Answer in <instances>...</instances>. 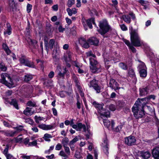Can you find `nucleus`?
<instances>
[{"label":"nucleus","mask_w":159,"mask_h":159,"mask_svg":"<svg viewBox=\"0 0 159 159\" xmlns=\"http://www.w3.org/2000/svg\"><path fill=\"white\" fill-rule=\"evenodd\" d=\"M10 104L13 105L16 109H19L17 101L16 99H12L11 102H10Z\"/></svg>","instance_id":"72a5a7b5"},{"label":"nucleus","mask_w":159,"mask_h":159,"mask_svg":"<svg viewBox=\"0 0 159 159\" xmlns=\"http://www.w3.org/2000/svg\"><path fill=\"white\" fill-rule=\"evenodd\" d=\"M99 24L100 29L99 32L102 35L105 34L108 31L111 30V27L106 20L100 22Z\"/></svg>","instance_id":"423d86ee"},{"label":"nucleus","mask_w":159,"mask_h":159,"mask_svg":"<svg viewBox=\"0 0 159 159\" xmlns=\"http://www.w3.org/2000/svg\"><path fill=\"white\" fill-rule=\"evenodd\" d=\"M144 100L143 99H141L140 100H137L132 108L134 116L136 118H141L145 114L143 107L146 104L143 102Z\"/></svg>","instance_id":"f257e3e1"},{"label":"nucleus","mask_w":159,"mask_h":159,"mask_svg":"<svg viewBox=\"0 0 159 159\" xmlns=\"http://www.w3.org/2000/svg\"><path fill=\"white\" fill-rule=\"evenodd\" d=\"M124 20L128 23H129L131 22L130 16L128 15H123L122 16Z\"/></svg>","instance_id":"f704fd0d"},{"label":"nucleus","mask_w":159,"mask_h":159,"mask_svg":"<svg viewBox=\"0 0 159 159\" xmlns=\"http://www.w3.org/2000/svg\"><path fill=\"white\" fill-rule=\"evenodd\" d=\"M65 151V152L66 153L67 155H70V148L68 147L67 146L64 147Z\"/></svg>","instance_id":"3c124183"},{"label":"nucleus","mask_w":159,"mask_h":159,"mask_svg":"<svg viewBox=\"0 0 159 159\" xmlns=\"http://www.w3.org/2000/svg\"><path fill=\"white\" fill-rule=\"evenodd\" d=\"M34 118L35 122L38 124L39 123L41 120H43L44 119L43 117L38 116H35Z\"/></svg>","instance_id":"4c0bfd02"},{"label":"nucleus","mask_w":159,"mask_h":159,"mask_svg":"<svg viewBox=\"0 0 159 159\" xmlns=\"http://www.w3.org/2000/svg\"><path fill=\"white\" fill-rule=\"evenodd\" d=\"M107 107L110 110L112 111H115L116 109L115 106L112 104H110L109 105H107Z\"/></svg>","instance_id":"a19ab883"},{"label":"nucleus","mask_w":159,"mask_h":159,"mask_svg":"<svg viewBox=\"0 0 159 159\" xmlns=\"http://www.w3.org/2000/svg\"><path fill=\"white\" fill-rule=\"evenodd\" d=\"M75 0H68L67 3V6L68 7H71L75 4Z\"/></svg>","instance_id":"79ce46f5"},{"label":"nucleus","mask_w":159,"mask_h":159,"mask_svg":"<svg viewBox=\"0 0 159 159\" xmlns=\"http://www.w3.org/2000/svg\"><path fill=\"white\" fill-rule=\"evenodd\" d=\"M72 77L74 82L76 84L77 87L79 89V91L80 93V95L81 97H83L84 96V93L82 92V88L80 85V83L79 82L78 78L75 75H73Z\"/></svg>","instance_id":"ddd939ff"},{"label":"nucleus","mask_w":159,"mask_h":159,"mask_svg":"<svg viewBox=\"0 0 159 159\" xmlns=\"http://www.w3.org/2000/svg\"><path fill=\"white\" fill-rule=\"evenodd\" d=\"M2 79L0 80V82L5 84L9 88L15 86L13 80H11L9 75L4 73L1 74Z\"/></svg>","instance_id":"7ed1b4c3"},{"label":"nucleus","mask_w":159,"mask_h":159,"mask_svg":"<svg viewBox=\"0 0 159 159\" xmlns=\"http://www.w3.org/2000/svg\"><path fill=\"white\" fill-rule=\"evenodd\" d=\"M16 132V131H7L5 132V134L7 136H13Z\"/></svg>","instance_id":"c85d7f7f"},{"label":"nucleus","mask_w":159,"mask_h":159,"mask_svg":"<svg viewBox=\"0 0 159 159\" xmlns=\"http://www.w3.org/2000/svg\"><path fill=\"white\" fill-rule=\"evenodd\" d=\"M90 68L91 71L93 73H97L101 70V66L95 59H90Z\"/></svg>","instance_id":"20e7f679"},{"label":"nucleus","mask_w":159,"mask_h":159,"mask_svg":"<svg viewBox=\"0 0 159 159\" xmlns=\"http://www.w3.org/2000/svg\"><path fill=\"white\" fill-rule=\"evenodd\" d=\"M27 106L32 107H35L36 105V103L35 102H32L31 101H29L27 103Z\"/></svg>","instance_id":"49530a36"},{"label":"nucleus","mask_w":159,"mask_h":159,"mask_svg":"<svg viewBox=\"0 0 159 159\" xmlns=\"http://www.w3.org/2000/svg\"><path fill=\"white\" fill-rule=\"evenodd\" d=\"M109 116H110V115ZM109 116H108L107 117H106V116H105L104 117L101 118L103 120L102 121H103V122L104 125L105 126H106V127H107V128H108L109 127L110 125H111V123H110V121H109L108 120H106V118H107V117H109Z\"/></svg>","instance_id":"bb28decb"},{"label":"nucleus","mask_w":159,"mask_h":159,"mask_svg":"<svg viewBox=\"0 0 159 159\" xmlns=\"http://www.w3.org/2000/svg\"><path fill=\"white\" fill-rule=\"evenodd\" d=\"M7 29L4 31L5 34L10 35L11 34V31L10 25L9 24H7Z\"/></svg>","instance_id":"c756f323"},{"label":"nucleus","mask_w":159,"mask_h":159,"mask_svg":"<svg viewBox=\"0 0 159 159\" xmlns=\"http://www.w3.org/2000/svg\"><path fill=\"white\" fill-rule=\"evenodd\" d=\"M65 28H63L61 25H59L58 27V30L59 32L62 33L65 31Z\"/></svg>","instance_id":"13d9d810"},{"label":"nucleus","mask_w":159,"mask_h":159,"mask_svg":"<svg viewBox=\"0 0 159 159\" xmlns=\"http://www.w3.org/2000/svg\"><path fill=\"white\" fill-rule=\"evenodd\" d=\"M62 147L61 144L60 143H58L55 147V149L57 150H60L61 149Z\"/></svg>","instance_id":"e2e57ef3"},{"label":"nucleus","mask_w":159,"mask_h":159,"mask_svg":"<svg viewBox=\"0 0 159 159\" xmlns=\"http://www.w3.org/2000/svg\"><path fill=\"white\" fill-rule=\"evenodd\" d=\"M140 62L139 64V65L138 67V71L140 70H143L144 69L146 70H147V68L145 64L143 62L139 61Z\"/></svg>","instance_id":"a878e982"},{"label":"nucleus","mask_w":159,"mask_h":159,"mask_svg":"<svg viewBox=\"0 0 159 159\" xmlns=\"http://www.w3.org/2000/svg\"><path fill=\"white\" fill-rule=\"evenodd\" d=\"M87 130L88 131V132L89 133V134H87L85 135L86 136V139L87 140L89 138L90 136L91 135V133L90 132V131L89 130V125H87Z\"/></svg>","instance_id":"6e6d98bb"},{"label":"nucleus","mask_w":159,"mask_h":159,"mask_svg":"<svg viewBox=\"0 0 159 159\" xmlns=\"http://www.w3.org/2000/svg\"><path fill=\"white\" fill-rule=\"evenodd\" d=\"M140 76L143 77H145L147 75V70L143 69V70H141L139 71Z\"/></svg>","instance_id":"cd10ccee"},{"label":"nucleus","mask_w":159,"mask_h":159,"mask_svg":"<svg viewBox=\"0 0 159 159\" xmlns=\"http://www.w3.org/2000/svg\"><path fill=\"white\" fill-rule=\"evenodd\" d=\"M20 63L22 64L29 67L34 68V66L33 62L29 61L26 60L24 57H21L19 60Z\"/></svg>","instance_id":"4468645a"},{"label":"nucleus","mask_w":159,"mask_h":159,"mask_svg":"<svg viewBox=\"0 0 159 159\" xmlns=\"http://www.w3.org/2000/svg\"><path fill=\"white\" fill-rule=\"evenodd\" d=\"M7 159H16L13 157L11 154H8L5 156Z\"/></svg>","instance_id":"774afa93"},{"label":"nucleus","mask_w":159,"mask_h":159,"mask_svg":"<svg viewBox=\"0 0 159 159\" xmlns=\"http://www.w3.org/2000/svg\"><path fill=\"white\" fill-rule=\"evenodd\" d=\"M37 143L36 141H34L29 143L28 147L35 146L37 145Z\"/></svg>","instance_id":"5fc2aeb1"},{"label":"nucleus","mask_w":159,"mask_h":159,"mask_svg":"<svg viewBox=\"0 0 159 159\" xmlns=\"http://www.w3.org/2000/svg\"><path fill=\"white\" fill-rule=\"evenodd\" d=\"M32 5L31 4H28L26 7L27 11L28 13L30 12L32 9Z\"/></svg>","instance_id":"09e8293b"},{"label":"nucleus","mask_w":159,"mask_h":159,"mask_svg":"<svg viewBox=\"0 0 159 159\" xmlns=\"http://www.w3.org/2000/svg\"><path fill=\"white\" fill-rule=\"evenodd\" d=\"M119 66L120 67L124 70H126L127 69L126 65L124 63H121L119 64Z\"/></svg>","instance_id":"603ef678"},{"label":"nucleus","mask_w":159,"mask_h":159,"mask_svg":"<svg viewBox=\"0 0 159 159\" xmlns=\"http://www.w3.org/2000/svg\"><path fill=\"white\" fill-rule=\"evenodd\" d=\"M121 29L123 31H126L127 30V27L124 24L120 25Z\"/></svg>","instance_id":"0e129e2a"},{"label":"nucleus","mask_w":159,"mask_h":159,"mask_svg":"<svg viewBox=\"0 0 159 159\" xmlns=\"http://www.w3.org/2000/svg\"><path fill=\"white\" fill-rule=\"evenodd\" d=\"M2 48L7 55H9L11 53L10 50L6 44L3 43V44Z\"/></svg>","instance_id":"2f4dec72"},{"label":"nucleus","mask_w":159,"mask_h":159,"mask_svg":"<svg viewBox=\"0 0 159 159\" xmlns=\"http://www.w3.org/2000/svg\"><path fill=\"white\" fill-rule=\"evenodd\" d=\"M59 53L60 51L59 49H56L55 50L53 51L52 55H54V56H56L59 54Z\"/></svg>","instance_id":"bf43d9fd"},{"label":"nucleus","mask_w":159,"mask_h":159,"mask_svg":"<svg viewBox=\"0 0 159 159\" xmlns=\"http://www.w3.org/2000/svg\"><path fill=\"white\" fill-rule=\"evenodd\" d=\"M38 127L43 130H48L54 128L55 126L54 124L48 125L42 124L39 125Z\"/></svg>","instance_id":"dca6fc26"},{"label":"nucleus","mask_w":159,"mask_h":159,"mask_svg":"<svg viewBox=\"0 0 159 159\" xmlns=\"http://www.w3.org/2000/svg\"><path fill=\"white\" fill-rule=\"evenodd\" d=\"M76 66L77 68V71L79 73L82 74L84 72V71L83 70L80 69L77 65H76Z\"/></svg>","instance_id":"338daca9"},{"label":"nucleus","mask_w":159,"mask_h":159,"mask_svg":"<svg viewBox=\"0 0 159 159\" xmlns=\"http://www.w3.org/2000/svg\"><path fill=\"white\" fill-rule=\"evenodd\" d=\"M27 41L28 42V43L30 44H32L34 45H35L37 43V42L36 40H32L30 38H29L27 39Z\"/></svg>","instance_id":"ea45409f"},{"label":"nucleus","mask_w":159,"mask_h":159,"mask_svg":"<svg viewBox=\"0 0 159 159\" xmlns=\"http://www.w3.org/2000/svg\"><path fill=\"white\" fill-rule=\"evenodd\" d=\"M57 73V79L60 80L61 79H63L64 78L65 75L67 72L66 68V67H63L62 68L60 66L57 67L56 71Z\"/></svg>","instance_id":"0eeeda50"},{"label":"nucleus","mask_w":159,"mask_h":159,"mask_svg":"<svg viewBox=\"0 0 159 159\" xmlns=\"http://www.w3.org/2000/svg\"><path fill=\"white\" fill-rule=\"evenodd\" d=\"M9 4L11 7H13L15 6V2L14 0H9Z\"/></svg>","instance_id":"680f3d73"},{"label":"nucleus","mask_w":159,"mask_h":159,"mask_svg":"<svg viewBox=\"0 0 159 159\" xmlns=\"http://www.w3.org/2000/svg\"><path fill=\"white\" fill-rule=\"evenodd\" d=\"M78 140V139L77 136L75 137L69 143V144L74 145V144Z\"/></svg>","instance_id":"de8ad7c7"},{"label":"nucleus","mask_w":159,"mask_h":159,"mask_svg":"<svg viewBox=\"0 0 159 159\" xmlns=\"http://www.w3.org/2000/svg\"><path fill=\"white\" fill-rule=\"evenodd\" d=\"M119 84L114 79H111L110 80L109 83V87L112 89H114L115 91L119 89L120 88L123 89V88H120L118 87Z\"/></svg>","instance_id":"9d476101"},{"label":"nucleus","mask_w":159,"mask_h":159,"mask_svg":"<svg viewBox=\"0 0 159 159\" xmlns=\"http://www.w3.org/2000/svg\"><path fill=\"white\" fill-rule=\"evenodd\" d=\"M93 105L94 107L97 108L98 112L100 114L101 118L104 117L105 116L108 117L110 114L109 111L104 110L102 104L98 103L96 102H93Z\"/></svg>","instance_id":"39448f33"},{"label":"nucleus","mask_w":159,"mask_h":159,"mask_svg":"<svg viewBox=\"0 0 159 159\" xmlns=\"http://www.w3.org/2000/svg\"><path fill=\"white\" fill-rule=\"evenodd\" d=\"M130 39L132 43L135 47H139L143 44V41L141 40L136 31H132L130 33Z\"/></svg>","instance_id":"f03ea898"},{"label":"nucleus","mask_w":159,"mask_h":159,"mask_svg":"<svg viewBox=\"0 0 159 159\" xmlns=\"http://www.w3.org/2000/svg\"><path fill=\"white\" fill-rule=\"evenodd\" d=\"M79 42L81 46L86 48L89 47V43L84 38H80L79 40Z\"/></svg>","instance_id":"aec40b11"},{"label":"nucleus","mask_w":159,"mask_h":159,"mask_svg":"<svg viewBox=\"0 0 159 159\" xmlns=\"http://www.w3.org/2000/svg\"><path fill=\"white\" fill-rule=\"evenodd\" d=\"M44 42L45 47L47 52L48 51L49 48L51 50L52 49L54 45L55 40L52 39H51L49 40V43L46 40H45Z\"/></svg>","instance_id":"9b49d317"},{"label":"nucleus","mask_w":159,"mask_h":159,"mask_svg":"<svg viewBox=\"0 0 159 159\" xmlns=\"http://www.w3.org/2000/svg\"><path fill=\"white\" fill-rule=\"evenodd\" d=\"M59 155L62 157H67L68 155L66 154L63 151H61L59 152Z\"/></svg>","instance_id":"4d7b16f0"},{"label":"nucleus","mask_w":159,"mask_h":159,"mask_svg":"<svg viewBox=\"0 0 159 159\" xmlns=\"http://www.w3.org/2000/svg\"><path fill=\"white\" fill-rule=\"evenodd\" d=\"M103 142L102 143L103 149L105 153L107 155L109 153V145L107 139L106 138L104 139Z\"/></svg>","instance_id":"a211bd4d"},{"label":"nucleus","mask_w":159,"mask_h":159,"mask_svg":"<svg viewBox=\"0 0 159 159\" xmlns=\"http://www.w3.org/2000/svg\"><path fill=\"white\" fill-rule=\"evenodd\" d=\"M72 54L70 52H68L64 56V59L66 62H69L71 61Z\"/></svg>","instance_id":"5701e85b"},{"label":"nucleus","mask_w":159,"mask_h":159,"mask_svg":"<svg viewBox=\"0 0 159 159\" xmlns=\"http://www.w3.org/2000/svg\"><path fill=\"white\" fill-rule=\"evenodd\" d=\"M88 42L91 45H94L97 46L98 45L99 43L98 40L96 38L94 37H92L89 39Z\"/></svg>","instance_id":"4be33fe9"},{"label":"nucleus","mask_w":159,"mask_h":159,"mask_svg":"<svg viewBox=\"0 0 159 159\" xmlns=\"http://www.w3.org/2000/svg\"><path fill=\"white\" fill-rule=\"evenodd\" d=\"M9 148V146L8 145H7L5 148L3 152V154L5 155V156L7 154H8V153H7L8 150Z\"/></svg>","instance_id":"864d4df0"},{"label":"nucleus","mask_w":159,"mask_h":159,"mask_svg":"<svg viewBox=\"0 0 159 159\" xmlns=\"http://www.w3.org/2000/svg\"><path fill=\"white\" fill-rule=\"evenodd\" d=\"M33 76L30 74H27L25 76L24 80L26 82H28L33 78Z\"/></svg>","instance_id":"e433bc0d"},{"label":"nucleus","mask_w":159,"mask_h":159,"mask_svg":"<svg viewBox=\"0 0 159 159\" xmlns=\"http://www.w3.org/2000/svg\"><path fill=\"white\" fill-rule=\"evenodd\" d=\"M136 140L135 137L130 136L125 138V143L129 146L134 145L136 143Z\"/></svg>","instance_id":"1a4fd4ad"},{"label":"nucleus","mask_w":159,"mask_h":159,"mask_svg":"<svg viewBox=\"0 0 159 159\" xmlns=\"http://www.w3.org/2000/svg\"><path fill=\"white\" fill-rule=\"evenodd\" d=\"M89 85V87H93L96 91L97 93L100 92V88L98 85L97 81L95 79H93L90 81Z\"/></svg>","instance_id":"f8f14e48"},{"label":"nucleus","mask_w":159,"mask_h":159,"mask_svg":"<svg viewBox=\"0 0 159 159\" xmlns=\"http://www.w3.org/2000/svg\"><path fill=\"white\" fill-rule=\"evenodd\" d=\"M152 154L155 159H159V147H156L153 148Z\"/></svg>","instance_id":"6ab92c4d"},{"label":"nucleus","mask_w":159,"mask_h":159,"mask_svg":"<svg viewBox=\"0 0 159 159\" xmlns=\"http://www.w3.org/2000/svg\"><path fill=\"white\" fill-rule=\"evenodd\" d=\"M25 121L26 123H28L29 124L32 125L33 124V121L30 118H26L25 119Z\"/></svg>","instance_id":"a18cd8bd"},{"label":"nucleus","mask_w":159,"mask_h":159,"mask_svg":"<svg viewBox=\"0 0 159 159\" xmlns=\"http://www.w3.org/2000/svg\"><path fill=\"white\" fill-rule=\"evenodd\" d=\"M122 127V125L120 124L118 126H116L115 128H113V130L116 132H118L121 129Z\"/></svg>","instance_id":"37998d69"},{"label":"nucleus","mask_w":159,"mask_h":159,"mask_svg":"<svg viewBox=\"0 0 159 159\" xmlns=\"http://www.w3.org/2000/svg\"><path fill=\"white\" fill-rule=\"evenodd\" d=\"M149 88L146 87L145 88L139 89V94L140 96H145L147 95L149 92Z\"/></svg>","instance_id":"412c9836"},{"label":"nucleus","mask_w":159,"mask_h":159,"mask_svg":"<svg viewBox=\"0 0 159 159\" xmlns=\"http://www.w3.org/2000/svg\"><path fill=\"white\" fill-rule=\"evenodd\" d=\"M139 155L143 159H148L151 156V154L148 151H141L139 152Z\"/></svg>","instance_id":"f3484780"},{"label":"nucleus","mask_w":159,"mask_h":159,"mask_svg":"<svg viewBox=\"0 0 159 159\" xmlns=\"http://www.w3.org/2000/svg\"><path fill=\"white\" fill-rule=\"evenodd\" d=\"M155 98V96L154 95H151L149 96L148 97L145 98H143L144 99V101H146V99H147V100H149L151 99H152L153 100H154Z\"/></svg>","instance_id":"8fccbe9b"},{"label":"nucleus","mask_w":159,"mask_h":159,"mask_svg":"<svg viewBox=\"0 0 159 159\" xmlns=\"http://www.w3.org/2000/svg\"><path fill=\"white\" fill-rule=\"evenodd\" d=\"M112 60L116 61V60L115 59L112 58H108V59L104 58L105 65L107 68L108 69L109 68L110 66V61H111Z\"/></svg>","instance_id":"393cba45"},{"label":"nucleus","mask_w":159,"mask_h":159,"mask_svg":"<svg viewBox=\"0 0 159 159\" xmlns=\"http://www.w3.org/2000/svg\"><path fill=\"white\" fill-rule=\"evenodd\" d=\"M73 128L75 129L77 131H80L82 129L84 132L86 131V127L85 125L81 123L76 124L75 125H73Z\"/></svg>","instance_id":"2eb2a0df"},{"label":"nucleus","mask_w":159,"mask_h":159,"mask_svg":"<svg viewBox=\"0 0 159 159\" xmlns=\"http://www.w3.org/2000/svg\"><path fill=\"white\" fill-rule=\"evenodd\" d=\"M52 137V136L51 134L46 133L44 134L43 138L46 141H50V138Z\"/></svg>","instance_id":"c9c22d12"},{"label":"nucleus","mask_w":159,"mask_h":159,"mask_svg":"<svg viewBox=\"0 0 159 159\" xmlns=\"http://www.w3.org/2000/svg\"><path fill=\"white\" fill-rule=\"evenodd\" d=\"M69 142V139L67 138H65L62 139L61 143L63 147L67 146Z\"/></svg>","instance_id":"58836bf2"},{"label":"nucleus","mask_w":159,"mask_h":159,"mask_svg":"<svg viewBox=\"0 0 159 159\" xmlns=\"http://www.w3.org/2000/svg\"><path fill=\"white\" fill-rule=\"evenodd\" d=\"M86 54L87 57H90L89 58V60L90 58L96 59L95 55L91 51L88 52H86Z\"/></svg>","instance_id":"473e14b6"},{"label":"nucleus","mask_w":159,"mask_h":159,"mask_svg":"<svg viewBox=\"0 0 159 159\" xmlns=\"http://www.w3.org/2000/svg\"><path fill=\"white\" fill-rule=\"evenodd\" d=\"M82 23L85 30H87L88 26L89 27V28L92 29L93 27L92 23L94 25H95L94 20L93 18H92L87 20L85 19L83 20Z\"/></svg>","instance_id":"6e6552de"},{"label":"nucleus","mask_w":159,"mask_h":159,"mask_svg":"<svg viewBox=\"0 0 159 159\" xmlns=\"http://www.w3.org/2000/svg\"><path fill=\"white\" fill-rule=\"evenodd\" d=\"M7 67L2 63H0V70L5 71L6 70Z\"/></svg>","instance_id":"c03bdc74"},{"label":"nucleus","mask_w":159,"mask_h":159,"mask_svg":"<svg viewBox=\"0 0 159 159\" xmlns=\"http://www.w3.org/2000/svg\"><path fill=\"white\" fill-rule=\"evenodd\" d=\"M30 139L28 138H26L24 141V144L27 146L28 147V145L29 144Z\"/></svg>","instance_id":"69168bd1"},{"label":"nucleus","mask_w":159,"mask_h":159,"mask_svg":"<svg viewBox=\"0 0 159 159\" xmlns=\"http://www.w3.org/2000/svg\"><path fill=\"white\" fill-rule=\"evenodd\" d=\"M34 113V111H31V108L27 107L23 111V113L27 116H31Z\"/></svg>","instance_id":"b1692460"},{"label":"nucleus","mask_w":159,"mask_h":159,"mask_svg":"<svg viewBox=\"0 0 159 159\" xmlns=\"http://www.w3.org/2000/svg\"><path fill=\"white\" fill-rule=\"evenodd\" d=\"M79 149V150H77L75 151V157L78 159L82 157L80 153L82 151V149L80 148Z\"/></svg>","instance_id":"7c9ffc66"},{"label":"nucleus","mask_w":159,"mask_h":159,"mask_svg":"<svg viewBox=\"0 0 159 159\" xmlns=\"http://www.w3.org/2000/svg\"><path fill=\"white\" fill-rule=\"evenodd\" d=\"M23 127L22 126L20 125L15 127V129H16L18 132H20L23 129Z\"/></svg>","instance_id":"052dcab7"}]
</instances>
